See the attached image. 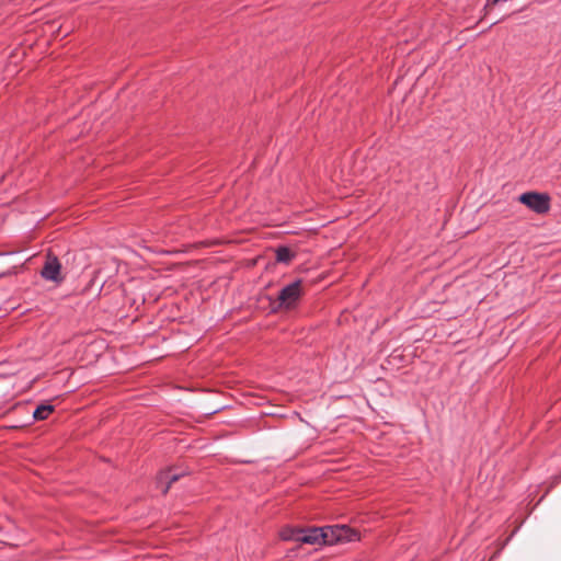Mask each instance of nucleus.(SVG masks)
I'll return each instance as SVG.
<instances>
[{"instance_id":"39448f33","label":"nucleus","mask_w":561,"mask_h":561,"mask_svg":"<svg viewBox=\"0 0 561 561\" xmlns=\"http://www.w3.org/2000/svg\"><path fill=\"white\" fill-rule=\"evenodd\" d=\"M182 476L183 473H175L172 470L163 471L158 477V486L161 489L162 493L165 494L171 484L176 482Z\"/></svg>"},{"instance_id":"7ed1b4c3","label":"nucleus","mask_w":561,"mask_h":561,"mask_svg":"<svg viewBox=\"0 0 561 561\" xmlns=\"http://www.w3.org/2000/svg\"><path fill=\"white\" fill-rule=\"evenodd\" d=\"M518 202L539 215L550 210V196L546 193L526 192L518 196Z\"/></svg>"},{"instance_id":"0eeeda50","label":"nucleus","mask_w":561,"mask_h":561,"mask_svg":"<svg viewBox=\"0 0 561 561\" xmlns=\"http://www.w3.org/2000/svg\"><path fill=\"white\" fill-rule=\"evenodd\" d=\"M55 411V407L51 404H39L33 412V419L35 421L46 420L50 413Z\"/></svg>"},{"instance_id":"20e7f679","label":"nucleus","mask_w":561,"mask_h":561,"mask_svg":"<svg viewBox=\"0 0 561 561\" xmlns=\"http://www.w3.org/2000/svg\"><path fill=\"white\" fill-rule=\"evenodd\" d=\"M61 264L57 256L48 253L46 255V261L41 271V275L46 280H51L56 283H60L62 277L60 275Z\"/></svg>"},{"instance_id":"423d86ee","label":"nucleus","mask_w":561,"mask_h":561,"mask_svg":"<svg viewBox=\"0 0 561 561\" xmlns=\"http://www.w3.org/2000/svg\"><path fill=\"white\" fill-rule=\"evenodd\" d=\"M295 256L296 254L288 247L282 245L276 249V261L278 263L289 264Z\"/></svg>"},{"instance_id":"f03ea898","label":"nucleus","mask_w":561,"mask_h":561,"mask_svg":"<svg viewBox=\"0 0 561 561\" xmlns=\"http://www.w3.org/2000/svg\"><path fill=\"white\" fill-rule=\"evenodd\" d=\"M302 280L296 279L291 282L290 284L284 286L278 294L277 302L278 309L282 310H291L297 307L298 302L300 301L304 289H302Z\"/></svg>"},{"instance_id":"6e6552de","label":"nucleus","mask_w":561,"mask_h":561,"mask_svg":"<svg viewBox=\"0 0 561 561\" xmlns=\"http://www.w3.org/2000/svg\"><path fill=\"white\" fill-rule=\"evenodd\" d=\"M301 528L286 527L280 531L283 540H293L299 542Z\"/></svg>"},{"instance_id":"f257e3e1","label":"nucleus","mask_w":561,"mask_h":561,"mask_svg":"<svg viewBox=\"0 0 561 561\" xmlns=\"http://www.w3.org/2000/svg\"><path fill=\"white\" fill-rule=\"evenodd\" d=\"M359 539L358 533L346 525L301 528L299 542L308 545H335Z\"/></svg>"}]
</instances>
